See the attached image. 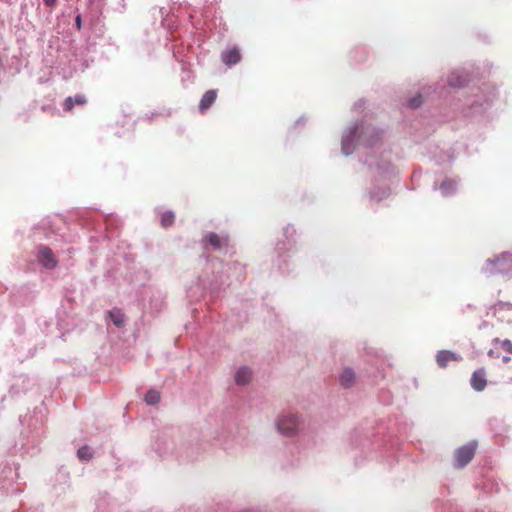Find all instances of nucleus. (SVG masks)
<instances>
[{"label": "nucleus", "mask_w": 512, "mask_h": 512, "mask_svg": "<svg viewBox=\"0 0 512 512\" xmlns=\"http://www.w3.org/2000/svg\"><path fill=\"white\" fill-rule=\"evenodd\" d=\"M482 271L487 275H502L508 279L512 278V253L504 252L488 259L484 263Z\"/></svg>", "instance_id": "1"}, {"label": "nucleus", "mask_w": 512, "mask_h": 512, "mask_svg": "<svg viewBox=\"0 0 512 512\" xmlns=\"http://www.w3.org/2000/svg\"><path fill=\"white\" fill-rule=\"evenodd\" d=\"M476 449L477 442L475 440L457 448L454 452L455 466L458 468L466 466L474 458Z\"/></svg>", "instance_id": "2"}, {"label": "nucleus", "mask_w": 512, "mask_h": 512, "mask_svg": "<svg viewBox=\"0 0 512 512\" xmlns=\"http://www.w3.org/2000/svg\"><path fill=\"white\" fill-rule=\"evenodd\" d=\"M488 384L487 372L484 368L475 370L470 378V385L473 390L482 392Z\"/></svg>", "instance_id": "3"}, {"label": "nucleus", "mask_w": 512, "mask_h": 512, "mask_svg": "<svg viewBox=\"0 0 512 512\" xmlns=\"http://www.w3.org/2000/svg\"><path fill=\"white\" fill-rule=\"evenodd\" d=\"M276 427L281 434L292 435L298 427L297 418H279Z\"/></svg>", "instance_id": "4"}, {"label": "nucleus", "mask_w": 512, "mask_h": 512, "mask_svg": "<svg viewBox=\"0 0 512 512\" xmlns=\"http://www.w3.org/2000/svg\"><path fill=\"white\" fill-rule=\"evenodd\" d=\"M38 259L46 268H54L57 265L52 250L45 246L40 248Z\"/></svg>", "instance_id": "5"}, {"label": "nucleus", "mask_w": 512, "mask_h": 512, "mask_svg": "<svg viewBox=\"0 0 512 512\" xmlns=\"http://www.w3.org/2000/svg\"><path fill=\"white\" fill-rule=\"evenodd\" d=\"M217 98V90L211 89L205 92L199 103L200 113L206 112Z\"/></svg>", "instance_id": "6"}, {"label": "nucleus", "mask_w": 512, "mask_h": 512, "mask_svg": "<svg viewBox=\"0 0 512 512\" xmlns=\"http://www.w3.org/2000/svg\"><path fill=\"white\" fill-rule=\"evenodd\" d=\"M460 358L448 350H441L436 355V362L439 367L445 368L449 362L458 361Z\"/></svg>", "instance_id": "7"}, {"label": "nucleus", "mask_w": 512, "mask_h": 512, "mask_svg": "<svg viewBox=\"0 0 512 512\" xmlns=\"http://www.w3.org/2000/svg\"><path fill=\"white\" fill-rule=\"evenodd\" d=\"M252 379V371L247 367H241L238 369L235 375V381L238 385H246Z\"/></svg>", "instance_id": "8"}, {"label": "nucleus", "mask_w": 512, "mask_h": 512, "mask_svg": "<svg viewBox=\"0 0 512 512\" xmlns=\"http://www.w3.org/2000/svg\"><path fill=\"white\" fill-rule=\"evenodd\" d=\"M355 379V373L349 368L344 369L340 374V384L344 388L352 387L355 383Z\"/></svg>", "instance_id": "9"}, {"label": "nucleus", "mask_w": 512, "mask_h": 512, "mask_svg": "<svg viewBox=\"0 0 512 512\" xmlns=\"http://www.w3.org/2000/svg\"><path fill=\"white\" fill-rule=\"evenodd\" d=\"M240 60L241 54L237 48H232L223 55V61L228 66L237 64Z\"/></svg>", "instance_id": "10"}, {"label": "nucleus", "mask_w": 512, "mask_h": 512, "mask_svg": "<svg viewBox=\"0 0 512 512\" xmlns=\"http://www.w3.org/2000/svg\"><path fill=\"white\" fill-rule=\"evenodd\" d=\"M86 98L84 95H76L74 97H68L65 99L63 103V107L66 111H71L74 105H84L86 103Z\"/></svg>", "instance_id": "11"}, {"label": "nucleus", "mask_w": 512, "mask_h": 512, "mask_svg": "<svg viewBox=\"0 0 512 512\" xmlns=\"http://www.w3.org/2000/svg\"><path fill=\"white\" fill-rule=\"evenodd\" d=\"M108 316L112 320L114 325L117 326L118 328H121L124 326L125 316L121 310L114 308V309L108 311Z\"/></svg>", "instance_id": "12"}, {"label": "nucleus", "mask_w": 512, "mask_h": 512, "mask_svg": "<svg viewBox=\"0 0 512 512\" xmlns=\"http://www.w3.org/2000/svg\"><path fill=\"white\" fill-rule=\"evenodd\" d=\"M205 241L214 249H219L222 247L223 243L226 242V239H223L216 233L211 232L205 237Z\"/></svg>", "instance_id": "13"}, {"label": "nucleus", "mask_w": 512, "mask_h": 512, "mask_svg": "<svg viewBox=\"0 0 512 512\" xmlns=\"http://www.w3.org/2000/svg\"><path fill=\"white\" fill-rule=\"evenodd\" d=\"M144 401L148 405H155L160 401V392L155 389H150L144 397Z\"/></svg>", "instance_id": "14"}, {"label": "nucleus", "mask_w": 512, "mask_h": 512, "mask_svg": "<svg viewBox=\"0 0 512 512\" xmlns=\"http://www.w3.org/2000/svg\"><path fill=\"white\" fill-rule=\"evenodd\" d=\"M449 85L453 87H461L466 83V78L460 74L453 73L448 79Z\"/></svg>", "instance_id": "15"}, {"label": "nucleus", "mask_w": 512, "mask_h": 512, "mask_svg": "<svg viewBox=\"0 0 512 512\" xmlns=\"http://www.w3.org/2000/svg\"><path fill=\"white\" fill-rule=\"evenodd\" d=\"M494 344L497 345L496 349H502L507 354H512V342L510 340H499L498 338L494 339Z\"/></svg>", "instance_id": "16"}, {"label": "nucleus", "mask_w": 512, "mask_h": 512, "mask_svg": "<svg viewBox=\"0 0 512 512\" xmlns=\"http://www.w3.org/2000/svg\"><path fill=\"white\" fill-rule=\"evenodd\" d=\"M174 221H175V215H174V213H172L170 211L164 212L161 216V224L165 228L173 225Z\"/></svg>", "instance_id": "17"}, {"label": "nucleus", "mask_w": 512, "mask_h": 512, "mask_svg": "<svg viewBox=\"0 0 512 512\" xmlns=\"http://www.w3.org/2000/svg\"><path fill=\"white\" fill-rule=\"evenodd\" d=\"M77 456L80 460H90L93 454L89 446H83L78 450Z\"/></svg>", "instance_id": "18"}, {"label": "nucleus", "mask_w": 512, "mask_h": 512, "mask_svg": "<svg viewBox=\"0 0 512 512\" xmlns=\"http://www.w3.org/2000/svg\"><path fill=\"white\" fill-rule=\"evenodd\" d=\"M454 188V182L451 180L443 181L440 189L444 194H448L449 190H452Z\"/></svg>", "instance_id": "19"}, {"label": "nucleus", "mask_w": 512, "mask_h": 512, "mask_svg": "<svg viewBox=\"0 0 512 512\" xmlns=\"http://www.w3.org/2000/svg\"><path fill=\"white\" fill-rule=\"evenodd\" d=\"M421 103H422L421 95H417L409 101V106L411 108H417L421 105Z\"/></svg>", "instance_id": "20"}, {"label": "nucleus", "mask_w": 512, "mask_h": 512, "mask_svg": "<svg viewBox=\"0 0 512 512\" xmlns=\"http://www.w3.org/2000/svg\"><path fill=\"white\" fill-rule=\"evenodd\" d=\"M43 2L46 6L53 7L56 4L57 0H43Z\"/></svg>", "instance_id": "21"}, {"label": "nucleus", "mask_w": 512, "mask_h": 512, "mask_svg": "<svg viewBox=\"0 0 512 512\" xmlns=\"http://www.w3.org/2000/svg\"><path fill=\"white\" fill-rule=\"evenodd\" d=\"M488 355L492 358H498L499 355L498 353H496V351L494 349H490L489 352H488Z\"/></svg>", "instance_id": "22"}, {"label": "nucleus", "mask_w": 512, "mask_h": 512, "mask_svg": "<svg viewBox=\"0 0 512 512\" xmlns=\"http://www.w3.org/2000/svg\"><path fill=\"white\" fill-rule=\"evenodd\" d=\"M76 26L78 29L81 27V17L79 15L76 17Z\"/></svg>", "instance_id": "23"}, {"label": "nucleus", "mask_w": 512, "mask_h": 512, "mask_svg": "<svg viewBox=\"0 0 512 512\" xmlns=\"http://www.w3.org/2000/svg\"><path fill=\"white\" fill-rule=\"evenodd\" d=\"M502 361H503L504 363H508V362H510V361H511V357H510V356H508V355L503 356V357H502Z\"/></svg>", "instance_id": "24"}]
</instances>
